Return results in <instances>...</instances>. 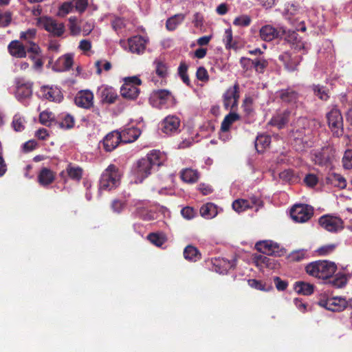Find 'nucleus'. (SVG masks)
Wrapping results in <instances>:
<instances>
[{
  "instance_id": "20",
  "label": "nucleus",
  "mask_w": 352,
  "mask_h": 352,
  "mask_svg": "<svg viewBox=\"0 0 352 352\" xmlns=\"http://www.w3.org/2000/svg\"><path fill=\"white\" fill-rule=\"evenodd\" d=\"M148 42L147 38L142 36H135L128 39L129 50L137 54H143Z\"/></svg>"
},
{
  "instance_id": "46",
  "label": "nucleus",
  "mask_w": 352,
  "mask_h": 352,
  "mask_svg": "<svg viewBox=\"0 0 352 352\" xmlns=\"http://www.w3.org/2000/svg\"><path fill=\"white\" fill-rule=\"evenodd\" d=\"M331 183L340 188H344L346 186V179L340 175L333 173L330 176Z\"/></svg>"
},
{
  "instance_id": "41",
  "label": "nucleus",
  "mask_w": 352,
  "mask_h": 352,
  "mask_svg": "<svg viewBox=\"0 0 352 352\" xmlns=\"http://www.w3.org/2000/svg\"><path fill=\"white\" fill-rule=\"evenodd\" d=\"M67 173L71 179L79 181L82 177V170L78 166L69 164L67 168Z\"/></svg>"
},
{
  "instance_id": "24",
  "label": "nucleus",
  "mask_w": 352,
  "mask_h": 352,
  "mask_svg": "<svg viewBox=\"0 0 352 352\" xmlns=\"http://www.w3.org/2000/svg\"><path fill=\"white\" fill-rule=\"evenodd\" d=\"M43 98L56 102H60L63 98V96L59 88L55 87L43 86L41 89Z\"/></svg>"
},
{
  "instance_id": "26",
  "label": "nucleus",
  "mask_w": 352,
  "mask_h": 352,
  "mask_svg": "<svg viewBox=\"0 0 352 352\" xmlns=\"http://www.w3.org/2000/svg\"><path fill=\"white\" fill-rule=\"evenodd\" d=\"M141 134V131L138 128L129 126L124 128L120 132L122 142L131 143L135 141Z\"/></svg>"
},
{
  "instance_id": "34",
  "label": "nucleus",
  "mask_w": 352,
  "mask_h": 352,
  "mask_svg": "<svg viewBox=\"0 0 352 352\" xmlns=\"http://www.w3.org/2000/svg\"><path fill=\"white\" fill-rule=\"evenodd\" d=\"M314 285L309 283L298 281L294 284L295 291L300 294L310 295L314 292Z\"/></svg>"
},
{
  "instance_id": "56",
  "label": "nucleus",
  "mask_w": 352,
  "mask_h": 352,
  "mask_svg": "<svg viewBox=\"0 0 352 352\" xmlns=\"http://www.w3.org/2000/svg\"><path fill=\"white\" fill-rule=\"evenodd\" d=\"M253 63L252 67L259 73H263L265 68L267 66V62L263 58H255L253 60Z\"/></svg>"
},
{
  "instance_id": "6",
  "label": "nucleus",
  "mask_w": 352,
  "mask_h": 352,
  "mask_svg": "<svg viewBox=\"0 0 352 352\" xmlns=\"http://www.w3.org/2000/svg\"><path fill=\"white\" fill-rule=\"evenodd\" d=\"M37 25L55 36H60L65 32L63 23L57 22L49 16H41L37 19Z\"/></svg>"
},
{
  "instance_id": "50",
  "label": "nucleus",
  "mask_w": 352,
  "mask_h": 352,
  "mask_svg": "<svg viewBox=\"0 0 352 352\" xmlns=\"http://www.w3.org/2000/svg\"><path fill=\"white\" fill-rule=\"evenodd\" d=\"M69 28L72 35L76 36L80 34L81 28L77 23V18L76 16H71L69 19Z\"/></svg>"
},
{
  "instance_id": "9",
  "label": "nucleus",
  "mask_w": 352,
  "mask_h": 352,
  "mask_svg": "<svg viewBox=\"0 0 352 352\" xmlns=\"http://www.w3.org/2000/svg\"><path fill=\"white\" fill-rule=\"evenodd\" d=\"M180 119L173 115L166 116L160 124L161 131L167 135H173L179 132Z\"/></svg>"
},
{
  "instance_id": "35",
  "label": "nucleus",
  "mask_w": 352,
  "mask_h": 352,
  "mask_svg": "<svg viewBox=\"0 0 352 352\" xmlns=\"http://www.w3.org/2000/svg\"><path fill=\"white\" fill-rule=\"evenodd\" d=\"M185 19V14H177L170 17L166 21V28L168 30H175Z\"/></svg>"
},
{
  "instance_id": "15",
  "label": "nucleus",
  "mask_w": 352,
  "mask_h": 352,
  "mask_svg": "<svg viewBox=\"0 0 352 352\" xmlns=\"http://www.w3.org/2000/svg\"><path fill=\"white\" fill-rule=\"evenodd\" d=\"M319 305L331 311H341L346 307L347 302L344 298L331 297L320 300Z\"/></svg>"
},
{
  "instance_id": "48",
  "label": "nucleus",
  "mask_w": 352,
  "mask_h": 352,
  "mask_svg": "<svg viewBox=\"0 0 352 352\" xmlns=\"http://www.w3.org/2000/svg\"><path fill=\"white\" fill-rule=\"evenodd\" d=\"M95 67H96V73L100 74L103 70L106 72L110 70L111 64L106 60H99L95 63Z\"/></svg>"
},
{
  "instance_id": "25",
  "label": "nucleus",
  "mask_w": 352,
  "mask_h": 352,
  "mask_svg": "<svg viewBox=\"0 0 352 352\" xmlns=\"http://www.w3.org/2000/svg\"><path fill=\"white\" fill-rule=\"evenodd\" d=\"M255 247L258 251L266 255H276L279 248L278 245L272 241L257 242Z\"/></svg>"
},
{
  "instance_id": "55",
  "label": "nucleus",
  "mask_w": 352,
  "mask_h": 352,
  "mask_svg": "<svg viewBox=\"0 0 352 352\" xmlns=\"http://www.w3.org/2000/svg\"><path fill=\"white\" fill-rule=\"evenodd\" d=\"M126 22L124 19L116 17L111 21V26L116 32H119L126 27Z\"/></svg>"
},
{
  "instance_id": "19",
  "label": "nucleus",
  "mask_w": 352,
  "mask_h": 352,
  "mask_svg": "<svg viewBox=\"0 0 352 352\" xmlns=\"http://www.w3.org/2000/svg\"><path fill=\"white\" fill-rule=\"evenodd\" d=\"M261 204L260 199L252 197L250 199H239L232 203V208L237 212L240 213L248 208H252L254 206H259Z\"/></svg>"
},
{
  "instance_id": "54",
  "label": "nucleus",
  "mask_w": 352,
  "mask_h": 352,
  "mask_svg": "<svg viewBox=\"0 0 352 352\" xmlns=\"http://www.w3.org/2000/svg\"><path fill=\"white\" fill-rule=\"evenodd\" d=\"M336 248V245L335 244H327L320 247L316 252L319 256H327L332 253Z\"/></svg>"
},
{
  "instance_id": "43",
  "label": "nucleus",
  "mask_w": 352,
  "mask_h": 352,
  "mask_svg": "<svg viewBox=\"0 0 352 352\" xmlns=\"http://www.w3.org/2000/svg\"><path fill=\"white\" fill-rule=\"evenodd\" d=\"M60 128L69 129L74 126V118L69 114L63 116L62 120L58 122Z\"/></svg>"
},
{
  "instance_id": "64",
  "label": "nucleus",
  "mask_w": 352,
  "mask_h": 352,
  "mask_svg": "<svg viewBox=\"0 0 352 352\" xmlns=\"http://www.w3.org/2000/svg\"><path fill=\"white\" fill-rule=\"evenodd\" d=\"M31 60L34 61L33 69L36 72H41L43 67V61L41 58V56H30Z\"/></svg>"
},
{
  "instance_id": "4",
  "label": "nucleus",
  "mask_w": 352,
  "mask_h": 352,
  "mask_svg": "<svg viewBox=\"0 0 352 352\" xmlns=\"http://www.w3.org/2000/svg\"><path fill=\"white\" fill-rule=\"evenodd\" d=\"M150 104L155 108L163 109L174 107L176 99L172 94L166 89H160L153 91L149 98Z\"/></svg>"
},
{
  "instance_id": "22",
  "label": "nucleus",
  "mask_w": 352,
  "mask_h": 352,
  "mask_svg": "<svg viewBox=\"0 0 352 352\" xmlns=\"http://www.w3.org/2000/svg\"><path fill=\"white\" fill-rule=\"evenodd\" d=\"M120 132L114 131L109 133L102 140L104 149L107 152L114 150L121 142Z\"/></svg>"
},
{
  "instance_id": "11",
  "label": "nucleus",
  "mask_w": 352,
  "mask_h": 352,
  "mask_svg": "<svg viewBox=\"0 0 352 352\" xmlns=\"http://www.w3.org/2000/svg\"><path fill=\"white\" fill-rule=\"evenodd\" d=\"M328 124L333 134L340 136L342 134L343 120L340 111L333 108L327 114Z\"/></svg>"
},
{
  "instance_id": "47",
  "label": "nucleus",
  "mask_w": 352,
  "mask_h": 352,
  "mask_svg": "<svg viewBox=\"0 0 352 352\" xmlns=\"http://www.w3.org/2000/svg\"><path fill=\"white\" fill-rule=\"evenodd\" d=\"M251 23V18L248 15L242 14L236 17L233 21V24L239 27L248 26Z\"/></svg>"
},
{
  "instance_id": "39",
  "label": "nucleus",
  "mask_w": 352,
  "mask_h": 352,
  "mask_svg": "<svg viewBox=\"0 0 352 352\" xmlns=\"http://www.w3.org/2000/svg\"><path fill=\"white\" fill-rule=\"evenodd\" d=\"M156 74L161 78L166 76L168 74V67L166 64L161 59H156L153 62Z\"/></svg>"
},
{
  "instance_id": "5",
  "label": "nucleus",
  "mask_w": 352,
  "mask_h": 352,
  "mask_svg": "<svg viewBox=\"0 0 352 352\" xmlns=\"http://www.w3.org/2000/svg\"><path fill=\"white\" fill-rule=\"evenodd\" d=\"M141 83V80L136 76L126 78L124 83L120 89L121 95L129 100L137 98L140 94V89L137 86Z\"/></svg>"
},
{
  "instance_id": "13",
  "label": "nucleus",
  "mask_w": 352,
  "mask_h": 352,
  "mask_svg": "<svg viewBox=\"0 0 352 352\" xmlns=\"http://www.w3.org/2000/svg\"><path fill=\"white\" fill-rule=\"evenodd\" d=\"M302 14V10L298 5L294 3H288L285 5L283 15L291 24L294 25L296 22H298L301 19Z\"/></svg>"
},
{
  "instance_id": "18",
  "label": "nucleus",
  "mask_w": 352,
  "mask_h": 352,
  "mask_svg": "<svg viewBox=\"0 0 352 352\" xmlns=\"http://www.w3.org/2000/svg\"><path fill=\"white\" fill-rule=\"evenodd\" d=\"M74 102L79 107L89 109L94 104V94L88 89L79 91L74 98Z\"/></svg>"
},
{
  "instance_id": "31",
  "label": "nucleus",
  "mask_w": 352,
  "mask_h": 352,
  "mask_svg": "<svg viewBox=\"0 0 352 352\" xmlns=\"http://www.w3.org/2000/svg\"><path fill=\"white\" fill-rule=\"evenodd\" d=\"M218 214L217 206L212 203H207L200 208V214L206 219H211Z\"/></svg>"
},
{
  "instance_id": "10",
  "label": "nucleus",
  "mask_w": 352,
  "mask_h": 352,
  "mask_svg": "<svg viewBox=\"0 0 352 352\" xmlns=\"http://www.w3.org/2000/svg\"><path fill=\"white\" fill-rule=\"evenodd\" d=\"M319 224L328 232H337L344 228V222L338 217L324 215L319 219Z\"/></svg>"
},
{
  "instance_id": "53",
  "label": "nucleus",
  "mask_w": 352,
  "mask_h": 352,
  "mask_svg": "<svg viewBox=\"0 0 352 352\" xmlns=\"http://www.w3.org/2000/svg\"><path fill=\"white\" fill-rule=\"evenodd\" d=\"M36 31L35 29H28L27 31L21 32L20 33V38L25 41L27 44L30 42H34L33 39L35 38Z\"/></svg>"
},
{
  "instance_id": "42",
  "label": "nucleus",
  "mask_w": 352,
  "mask_h": 352,
  "mask_svg": "<svg viewBox=\"0 0 352 352\" xmlns=\"http://www.w3.org/2000/svg\"><path fill=\"white\" fill-rule=\"evenodd\" d=\"M312 90L314 94L322 100H327L329 97L327 90L324 86L314 85L312 86Z\"/></svg>"
},
{
  "instance_id": "60",
  "label": "nucleus",
  "mask_w": 352,
  "mask_h": 352,
  "mask_svg": "<svg viewBox=\"0 0 352 352\" xmlns=\"http://www.w3.org/2000/svg\"><path fill=\"white\" fill-rule=\"evenodd\" d=\"M74 8L79 13H83L88 6V0H73Z\"/></svg>"
},
{
  "instance_id": "1",
  "label": "nucleus",
  "mask_w": 352,
  "mask_h": 352,
  "mask_svg": "<svg viewBox=\"0 0 352 352\" xmlns=\"http://www.w3.org/2000/svg\"><path fill=\"white\" fill-rule=\"evenodd\" d=\"M160 156L159 151H153L135 163L132 169L135 183H142L152 173L156 166L161 165Z\"/></svg>"
},
{
  "instance_id": "17",
  "label": "nucleus",
  "mask_w": 352,
  "mask_h": 352,
  "mask_svg": "<svg viewBox=\"0 0 352 352\" xmlns=\"http://www.w3.org/2000/svg\"><path fill=\"white\" fill-rule=\"evenodd\" d=\"M279 60L283 62L285 67L289 72H294L297 69V67L300 63L302 58L296 53L284 52L278 57Z\"/></svg>"
},
{
  "instance_id": "8",
  "label": "nucleus",
  "mask_w": 352,
  "mask_h": 352,
  "mask_svg": "<svg viewBox=\"0 0 352 352\" xmlns=\"http://www.w3.org/2000/svg\"><path fill=\"white\" fill-rule=\"evenodd\" d=\"M311 121L306 118H299L293 124L292 135L295 140H302L311 133Z\"/></svg>"
},
{
  "instance_id": "38",
  "label": "nucleus",
  "mask_w": 352,
  "mask_h": 352,
  "mask_svg": "<svg viewBox=\"0 0 352 352\" xmlns=\"http://www.w3.org/2000/svg\"><path fill=\"white\" fill-rule=\"evenodd\" d=\"M239 119V116L237 113H230L223 119V120L221 123V130L223 132L228 131L230 129V127L232 125V124Z\"/></svg>"
},
{
  "instance_id": "12",
  "label": "nucleus",
  "mask_w": 352,
  "mask_h": 352,
  "mask_svg": "<svg viewBox=\"0 0 352 352\" xmlns=\"http://www.w3.org/2000/svg\"><path fill=\"white\" fill-rule=\"evenodd\" d=\"M239 98V85L236 82L233 87H229L223 94V106L226 109L235 108L238 104Z\"/></svg>"
},
{
  "instance_id": "33",
  "label": "nucleus",
  "mask_w": 352,
  "mask_h": 352,
  "mask_svg": "<svg viewBox=\"0 0 352 352\" xmlns=\"http://www.w3.org/2000/svg\"><path fill=\"white\" fill-rule=\"evenodd\" d=\"M279 96L283 102L289 104L296 103L298 98V93L290 88L281 90Z\"/></svg>"
},
{
  "instance_id": "30",
  "label": "nucleus",
  "mask_w": 352,
  "mask_h": 352,
  "mask_svg": "<svg viewBox=\"0 0 352 352\" xmlns=\"http://www.w3.org/2000/svg\"><path fill=\"white\" fill-rule=\"evenodd\" d=\"M55 175L53 171L47 168H42L38 176L39 184L44 186L52 184Z\"/></svg>"
},
{
  "instance_id": "36",
  "label": "nucleus",
  "mask_w": 352,
  "mask_h": 352,
  "mask_svg": "<svg viewBox=\"0 0 352 352\" xmlns=\"http://www.w3.org/2000/svg\"><path fill=\"white\" fill-rule=\"evenodd\" d=\"M270 137L266 135H258L255 140V147L258 152H262L270 144Z\"/></svg>"
},
{
  "instance_id": "51",
  "label": "nucleus",
  "mask_w": 352,
  "mask_h": 352,
  "mask_svg": "<svg viewBox=\"0 0 352 352\" xmlns=\"http://www.w3.org/2000/svg\"><path fill=\"white\" fill-rule=\"evenodd\" d=\"M188 65L182 62L178 67V74L181 77L182 81L187 85H190V80L187 75Z\"/></svg>"
},
{
  "instance_id": "29",
  "label": "nucleus",
  "mask_w": 352,
  "mask_h": 352,
  "mask_svg": "<svg viewBox=\"0 0 352 352\" xmlns=\"http://www.w3.org/2000/svg\"><path fill=\"white\" fill-rule=\"evenodd\" d=\"M259 34L262 40L271 41L278 37L279 31L270 25H266L260 29Z\"/></svg>"
},
{
  "instance_id": "3",
  "label": "nucleus",
  "mask_w": 352,
  "mask_h": 352,
  "mask_svg": "<svg viewBox=\"0 0 352 352\" xmlns=\"http://www.w3.org/2000/svg\"><path fill=\"white\" fill-rule=\"evenodd\" d=\"M120 174L115 165H109L101 175L99 193L102 190H111L120 184Z\"/></svg>"
},
{
  "instance_id": "27",
  "label": "nucleus",
  "mask_w": 352,
  "mask_h": 352,
  "mask_svg": "<svg viewBox=\"0 0 352 352\" xmlns=\"http://www.w3.org/2000/svg\"><path fill=\"white\" fill-rule=\"evenodd\" d=\"M291 115L292 111L288 109L278 112L272 118L269 123L278 129H282L289 120Z\"/></svg>"
},
{
  "instance_id": "16",
  "label": "nucleus",
  "mask_w": 352,
  "mask_h": 352,
  "mask_svg": "<svg viewBox=\"0 0 352 352\" xmlns=\"http://www.w3.org/2000/svg\"><path fill=\"white\" fill-rule=\"evenodd\" d=\"M335 151L330 146L323 147L320 151H316L312 156L313 161L320 166L330 163L334 157Z\"/></svg>"
},
{
  "instance_id": "63",
  "label": "nucleus",
  "mask_w": 352,
  "mask_h": 352,
  "mask_svg": "<svg viewBox=\"0 0 352 352\" xmlns=\"http://www.w3.org/2000/svg\"><path fill=\"white\" fill-rule=\"evenodd\" d=\"M28 45L29 46L26 48L27 53H30V56H36L37 57L41 56V51L37 44H36L34 42H30V43H28Z\"/></svg>"
},
{
  "instance_id": "37",
  "label": "nucleus",
  "mask_w": 352,
  "mask_h": 352,
  "mask_svg": "<svg viewBox=\"0 0 352 352\" xmlns=\"http://www.w3.org/2000/svg\"><path fill=\"white\" fill-rule=\"evenodd\" d=\"M184 258L191 261H196L200 258L199 250L192 245H188L184 251Z\"/></svg>"
},
{
  "instance_id": "7",
  "label": "nucleus",
  "mask_w": 352,
  "mask_h": 352,
  "mask_svg": "<svg viewBox=\"0 0 352 352\" xmlns=\"http://www.w3.org/2000/svg\"><path fill=\"white\" fill-rule=\"evenodd\" d=\"M314 214V208L306 204H296L290 211L292 219L296 223H305Z\"/></svg>"
},
{
  "instance_id": "44",
  "label": "nucleus",
  "mask_w": 352,
  "mask_h": 352,
  "mask_svg": "<svg viewBox=\"0 0 352 352\" xmlns=\"http://www.w3.org/2000/svg\"><path fill=\"white\" fill-rule=\"evenodd\" d=\"M74 9V4L72 1L63 3L58 8L57 15L60 17H64Z\"/></svg>"
},
{
  "instance_id": "21",
  "label": "nucleus",
  "mask_w": 352,
  "mask_h": 352,
  "mask_svg": "<svg viewBox=\"0 0 352 352\" xmlns=\"http://www.w3.org/2000/svg\"><path fill=\"white\" fill-rule=\"evenodd\" d=\"M98 95L104 104L114 103L118 98L116 91L113 88L104 85L98 88Z\"/></svg>"
},
{
  "instance_id": "61",
  "label": "nucleus",
  "mask_w": 352,
  "mask_h": 352,
  "mask_svg": "<svg viewBox=\"0 0 352 352\" xmlns=\"http://www.w3.org/2000/svg\"><path fill=\"white\" fill-rule=\"evenodd\" d=\"M223 42L227 49L234 47V45L232 43V32L231 28H228L225 30Z\"/></svg>"
},
{
  "instance_id": "59",
  "label": "nucleus",
  "mask_w": 352,
  "mask_h": 352,
  "mask_svg": "<svg viewBox=\"0 0 352 352\" xmlns=\"http://www.w3.org/2000/svg\"><path fill=\"white\" fill-rule=\"evenodd\" d=\"M148 239L153 244L155 245L157 247L162 246L164 243V237L162 235L155 233H151L148 234Z\"/></svg>"
},
{
  "instance_id": "28",
  "label": "nucleus",
  "mask_w": 352,
  "mask_h": 352,
  "mask_svg": "<svg viewBox=\"0 0 352 352\" xmlns=\"http://www.w3.org/2000/svg\"><path fill=\"white\" fill-rule=\"evenodd\" d=\"M73 65V56L70 54H65L56 61L53 68L55 71L62 72L69 70Z\"/></svg>"
},
{
  "instance_id": "49",
  "label": "nucleus",
  "mask_w": 352,
  "mask_h": 352,
  "mask_svg": "<svg viewBox=\"0 0 352 352\" xmlns=\"http://www.w3.org/2000/svg\"><path fill=\"white\" fill-rule=\"evenodd\" d=\"M24 122H25L24 118L19 114H16L13 118L12 124L14 129L16 131H21L25 128Z\"/></svg>"
},
{
  "instance_id": "45",
  "label": "nucleus",
  "mask_w": 352,
  "mask_h": 352,
  "mask_svg": "<svg viewBox=\"0 0 352 352\" xmlns=\"http://www.w3.org/2000/svg\"><path fill=\"white\" fill-rule=\"evenodd\" d=\"M297 36V34L295 32H293L289 36V41L292 42V47L294 50L300 51L305 49V46L304 43L298 38Z\"/></svg>"
},
{
  "instance_id": "32",
  "label": "nucleus",
  "mask_w": 352,
  "mask_h": 352,
  "mask_svg": "<svg viewBox=\"0 0 352 352\" xmlns=\"http://www.w3.org/2000/svg\"><path fill=\"white\" fill-rule=\"evenodd\" d=\"M181 179L186 183H195L199 177V173L192 168L183 169L180 173Z\"/></svg>"
},
{
  "instance_id": "23",
  "label": "nucleus",
  "mask_w": 352,
  "mask_h": 352,
  "mask_svg": "<svg viewBox=\"0 0 352 352\" xmlns=\"http://www.w3.org/2000/svg\"><path fill=\"white\" fill-rule=\"evenodd\" d=\"M8 51L10 56L16 58H23L27 56L26 47L19 40L12 41L8 45Z\"/></svg>"
},
{
  "instance_id": "40",
  "label": "nucleus",
  "mask_w": 352,
  "mask_h": 352,
  "mask_svg": "<svg viewBox=\"0 0 352 352\" xmlns=\"http://www.w3.org/2000/svg\"><path fill=\"white\" fill-rule=\"evenodd\" d=\"M347 277L345 274L338 273L329 280V283L336 288H342L346 284Z\"/></svg>"
},
{
  "instance_id": "14",
  "label": "nucleus",
  "mask_w": 352,
  "mask_h": 352,
  "mask_svg": "<svg viewBox=\"0 0 352 352\" xmlns=\"http://www.w3.org/2000/svg\"><path fill=\"white\" fill-rule=\"evenodd\" d=\"M32 94V83L19 78L16 80L15 96L19 101L29 98Z\"/></svg>"
},
{
  "instance_id": "62",
  "label": "nucleus",
  "mask_w": 352,
  "mask_h": 352,
  "mask_svg": "<svg viewBox=\"0 0 352 352\" xmlns=\"http://www.w3.org/2000/svg\"><path fill=\"white\" fill-rule=\"evenodd\" d=\"M306 256V252L304 250H300L292 252L289 256V258L292 261H300L304 259Z\"/></svg>"
},
{
  "instance_id": "57",
  "label": "nucleus",
  "mask_w": 352,
  "mask_h": 352,
  "mask_svg": "<svg viewBox=\"0 0 352 352\" xmlns=\"http://www.w3.org/2000/svg\"><path fill=\"white\" fill-rule=\"evenodd\" d=\"M12 14L10 11L0 12V26L6 27L12 21Z\"/></svg>"
},
{
  "instance_id": "2",
  "label": "nucleus",
  "mask_w": 352,
  "mask_h": 352,
  "mask_svg": "<svg viewBox=\"0 0 352 352\" xmlns=\"http://www.w3.org/2000/svg\"><path fill=\"white\" fill-rule=\"evenodd\" d=\"M336 270V265L328 261H317L306 266V272L309 275L321 279L329 278Z\"/></svg>"
},
{
  "instance_id": "52",
  "label": "nucleus",
  "mask_w": 352,
  "mask_h": 352,
  "mask_svg": "<svg viewBox=\"0 0 352 352\" xmlns=\"http://www.w3.org/2000/svg\"><path fill=\"white\" fill-rule=\"evenodd\" d=\"M54 115L52 112L44 111L40 113L39 120L42 124L50 126L53 122Z\"/></svg>"
},
{
  "instance_id": "58",
  "label": "nucleus",
  "mask_w": 352,
  "mask_h": 352,
  "mask_svg": "<svg viewBox=\"0 0 352 352\" xmlns=\"http://www.w3.org/2000/svg\"><path fill=\"white\" fill-rule=\"evenodd\" d=\"M342 164L345 169L352 168V150L348 149L345 151L342 157Z\"/></svg>"
}]
</instances>
